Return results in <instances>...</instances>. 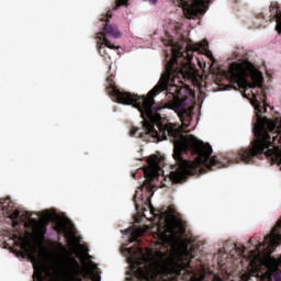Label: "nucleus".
I'll return each instance as SVG.
<instances>
[{
  "label": "nucleus",
  "mask_w": 281,
  "mask_h": 281,
  "mask_svg": "<svg viewBox=\"0 0 281 281\" xmlns=\"http://www.w3.org/2000/svg\"><path fill=\"white\" fill-rule=\"evenodd\" d=\"M260 16H261V19H265V15L262 13L260 14Z\"/></svg>",
  "instance_id": "b1692460"
},
{
  "label": "nucleus",
  "mask_w": 281,
  "mask_h": 281,
  "mask_svg": "<svg viewBox=\"0 0 281 281\" xmlns=\"http://www.w3.org/2000/svg\"><path fill=\"white\" fill-rule=\"evenodd\" d=\"M15 236H21V233H16Z\"/></svg>",
  "instance_id": "393cba45"
},
{
  "label": "nucleus",
  "mask_w": 281,
  "mask_h": 281,
  "mask_svg": "<svg viewBox=\"0 0 281 281\" xmlns=\"http://www.w3.org/2000/svg\"><path fill=\"white\" fill-rule=\"evenodd\" d=\"M128 1L130 0H116L113 10H117V8H122V5L128 8ZM144 1H148V3H150L151 5H155L157 3V0ZM176 3L179 8H183V14L186 19H199L200 16H203V14H205V1L203 0H192L191 2H188L186 0H176Z\"/></svg>",
  "instance_id": "39448f33"
},
{
  "label": "nucleus",
  "mask_w": 281,
  "mask_h": 281,
  "mask_svg": "<svg viewBox=\"0 0 281 281\" xmlns=\"http://www.w3.org/2000/svg\"><path fill=\"white\" fill-rule=\"evenodd\" d=\"M172 58L167 61L166 74L159 82L147 93L140 95L145 102L138 104L145 135L157 139H168L173 144V159L177 167L169 173L171 183H186L189 177L203 175L206 170H218L225 168V162L217 156L212 157V146L203 143L194 135L186 136L181 130L172 123H157L161 120L159 111L170 109L181 116L188 113V106L194 98V91L182 80H192L190 64L192 63V53L199 52V47L183 42H171Z\"/></svg>",
  "instance_id": "f257e3e1"
},
{
  "label": "nucleus",
  "mask_w": 281,
  "mask_h": 281,
  "mask_svg": "<svg viewBox=\"0 0 281 281\" xmlns=\"http://www.w3.org/2000/svg\"><path fill=\"white\" fill-rule=\"evenodd\" d=\"M226 78L235 91H240L244 98L251 101L257 111V122L252 128L255 139L250 142V146L238 151L233 164H254L256 157L263 155L271 166L277 164L281 167V134L278 120L262 116V113L267 112V104L260 102L265 98L262 74L249 60H241L231 64Z\"/></svg>",
  "instance_id": "f03ea898"
},
{
  "label": "nucleus",
  "mask_w": 281,
  "mask_h": 281,
  "mask_svg": "<svg viewBox=\"0 0 281 281\" xmlns=\"http://www.w3.org/2000/svg\"><path fill=\"white\" fill-rule=\"evenodd\" d=\"M274 281H281V276H277V278H274Z\"/></svg>",
  "instance_id": "aec40b11"
},
{
  "label": "nucleus",
  "mask_w": 281,
  "mask_h": 281,
  "mask_svg": "<svg viewBox=\"0 0 281 281\" xmlns=\"http://www.w3.org/2000/svg\"><path fill=\"white\" fill-rule=\"evenodd\" d=\"M33 280L47 281V278H45V274H43V268H35V271L33 273Z\"/></svg>",
  "instance_id": "4468645a"
},
{
  "label": "nucleus",
  "mask_w": 281,
  "mask_h": 281,
  "mask_svg": "<svg viewBox=\"0 0 281 281\" xmlns=\"http://www.w3.org/2000/svg\"><path fill=\"white\" fill-rule=\"evenodd\" d=\"M248 243H249L250 245H252V243H254V237H251Z\"/></svg>",
  "instance_id": "412c9836"
},
{
  "label": "nucleus",
  "mask_w": 281,
  "mask_h": 281,
  "mask_svg": "<svg viewBox=\"0 0 281 281\" xmlns=\"http://www.w3.org/2000/svg\"><path fill=\"white\" fill-rule=\"evenodd\" d=\"M55 232H57V234H64L65 236H71V233L67 231V224L64 220H57L55 225Z\"/></svg>",
  "instance_id": "ddd939ff"
},
{
  "label": "nucleus",
  "mask_w": 281,
  "mask_h": 281,
  "mask_svg": "<svg viewBox=\"0 0 281 281\" xmlns=\"http://www.w3.org/2000/svg\"><path fill=\"white\" fill-rule=\"evenodd\" d=\"M12 221H16V218H19V216H21V212H19L18 210L14 211V209L12 210V212H10V214H7Z\"/></svg>",
  "instance_id": "dca6fc26"
},
{
  "label": "nucleus",
  "mask_w": 281,
  "mask_h": 281,
  "mask_svg": "<svg viewBox=\"0 0 281 281\" xmlns=\"http://www.w3.org/2000/svg\"><path fill=\"white\" fill-rule=\"evenodd\" d=\"M111 16H113V14L109 11L105 15L100 18L99 27H101L102 32L97 33V38L103 41V43L99 45V54L102 58L109 59H111V55L106 52V47L109 49H120V46L116 47L114 44H111V41H109L106 36H111L112 38H120V36H122L117 26L109 24V19H111Z\"/></svg>",
  "instance_id": "20e7f679"
},
{
  "label": "nucleus",
  "mask_w": 281,
  "mask_h": 281,
  "mask_svg": "<svg viewBox=\"0 0 281 281\" xmlns=\"http://www.w3.org/2000/svg\"><path fill=\"white\" fill-rule=\"evenodd\" d=\"M186 234L183 226H169L165 231L158 229L157 236L162 247L171 245L172 256L166 258V252L157 250L150 258L135 259L132 276L127 281H203L192 270V259L198 248L190 247V240L180 236Z\"/></svg>",
  "instance_id": "7ed1b4c3"
},
{
  "label": "nucleus",
  "mask_w": 281,
  "mask_h": 281,
  "mask_svg": "<svg viewBox=\"0 0 281 281\" xmlns=\"http://www.w3.org/2000/svg\"><path fill=\"white\" fill-rule=\"evenodd\" d=\"M279 8L277 2L270 4V21H276V30L278 34H281V11Z\"/></svg>",
  "instance_id": "1a4fd4ad"
},
{
  "label": "nucleus",
  "mask_w": 281,
  "mask_h": 281,
  "mask_svg": "<svg viewBox=\"0 0 281 281\" xmlns=\"http://www.w3.org/2000/svg\"><path fill=\"white\" fill-rule=\"evenodd\" d=\"M0 210L3 212V214H10V212L14 210V202H12L10 198H1Z\"/></svg>",
  "instance_id": "9b49d317"
},
{
  "label": "nucleus",
  "mask_w": 281,
  "mask_h": 281,
  "mask_svg": "<svg viewBox=\"0 0 281 281\" xmlns=\"http://www.w3.org/2000/svg\"><path fill=\"white\" fill-rule=\"evenodd\" d=\"M106 92L109 95L115 99V102L119 104H125L134 106V109H137L139 111V104H144L146 99L143 97L140 98L137 94H133L131 92L122 91L117 89V86H115V81L113 80V75L106 78Z\"/></svg>",
  "instance_id": "423d86ee"
},
{
  "label": "nucleus",
  "mask_w": 281,
  "mask_h": 281,
  "mask_svg": "<svg viewBox=\"0 0 281 281\" xmlns=\"http://www.w3.org/2000/svg\"><path fill=\"white\" fill-rule=\"evenodd\" d=\"M125 234L130 236V243H136V245L142 246L143 241L139 239L142 236V229L130 227L125 229Z\"/></svg>",
  "instance_id": "9d476101"
},
{
  "label": "nucleus",
  "mask_w": 281,
  "mask_h": 281,
  "mask_svg": "<svg viewBox=\"0 0 281 281\" xmlns=\"http://www.w3.org/2000/svg\"><path fill=\"white\" fill-rule=\"evenodd\" d=\"M45 234H47V226L42 223H38L33 227V233L25 232V236H42V238Z\"/></svg>",
  "instance_id": "f8f14e48"
},
{
  "label": "nucleus",
  "mask_w": 281,
  "mask_h": 281,
  "mask_svg": "<svg viewBox=\"0 0 281 281\" xmlns=\"http://www.w3.org/2000/svg\"><path fill=\"white\" fill-rule=\"evenodd\" d=\"M126 251L131 258H135L138 254H142V248H137L136 250L134 248H126Z\"/></svg>",
  "instance_id": "2eb2a0df"
},
{
  "label": "nucleus",
  "mask_w": 281,
  "mask_h": 281,
  "mask_svg": "<svg viewBox=\"0 0 281 281\" xmlns=\"http://www.w3.org/2000/svg\"><path fill=\"white\" fill-rule=\"evenodd\" d=\"M147 164L148 168L144 169L146 180L144 181V184L140 187V190L151 192L153 184L150 183V181L151 179H155V177H157V172L161 170V158L157 155H151L147 159Z\"/></svg>",
  "instance_id": "0eeeda50"
},
{
  "label": "nucleus",
  "mask_w": 281,
  "mask_h": 281,
  "mask_svg": "<svg viewBox=\"0 0 281 281\" xmlns=\"http://www.w3.org/2000/svg\"><path fill=\"white\" fill-rule=\"evenodd\" d=\"M150 212H151V214H155V209H151Z\"/></svg>",
  "instance_id": "5701e85b"
},
{
  "label": "nucleus",
  "mask_w": 281,
  "mask_h": 281,
  "mask_svg": "<svg viewBox=\"0 0 281 281\" xmlns=\"http://www.w3.org/2000/svg\"><path fill=\"white\" fill-rule=\"evenodd\" d=\"M251 269L240 277L241 281H276V278L280 276L276 269H267V271H260L258 266L250 263Z\"/></svg>",
  "instance_id": "6e6552de"
},
{
  "label": "nucleus",
  "mask_w": 281,
  "mask_h": 281,
  "mask_svg": "<svg viewBox=\"0 0 281 281\" xmlns=\"http://www.w3.org/2000/svg\"><path fill=\"white\" fill-rule=\"evenodd\" d=\"M234 249H235V251H237V254H238L239 256H243V254H245V246H243V247L240 248V247H238L236 244H234Z\"/></svg>",
  "instance_id": "a211bd4d"
},
{
  "label": "nucleus",
  "mask_w": 281,
  "mask_h": 281,
  "mask_svg": "<svg viewBox=\"0 0 281 281\" xmlns=\"http://www.w3.org/2000/svg\"><path fill=\"white\" fill-rule=\"evenodd\" d=\"M140 137H144V134H140Z\"/></svg>",
  "instance_id": "a878e982"
},
{
  "label": "nucleus",
  "mask_w": 281,
  "mask_h": 281,
  "mask_svg": "<svg viewBox=\"0 0 281 281\" xmlns=\"http://www.w3.org/2000/svg\"><path fill=\"white\" fill-rule=\"evenodd\" d=\"M58 249H59V251H61L63 254H65V252L67 251V248H65L61 243L58 244Z\"/></svg>",
  "instance_id": "6ab92c4d"
},
{
  "label": "nucleus",
  "mask_w": 281,
  "mask_h": 281,
  "mask_svg": "<svg viewBox=\"0 0 281 281\" xmlns=\"http://www.w3.org/2000/svg\"><path fill=\"white\" fill-rule=\"evenodd\" d=\"M21 249L23 251H25V254H29L30 258H32L34 260V254H32V251H30V248H27V244H22Z\"/></svg>",
  "instance_id": "f3484780"
},
{
  "label": "nucleus",
  "mask_w": 281,
  "mask_h": 281,
  "mask_svg": "<svg viewBox=\"0 0 281 281\" xmlns=\"http://www.w3.org/2000/svg\"><path fill=\"white\" fill-rule=\"evenodd\" d=\"M137 133V130L136 131H132V135H135Z\"/></svg>",
  "instance_id": "4be33fe9"
}]
</instances>
